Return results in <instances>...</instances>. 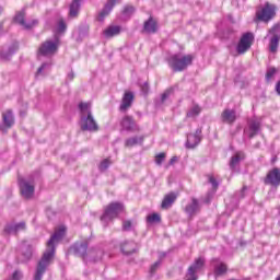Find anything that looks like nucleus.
<instances>
[{
	"instance_id": "nucleus-1",
	"label": "nucleus",
	"mask_w": 280,
	"mask_h": 280,
	"mask_svg": "<svg viewBox=\"0 0 280 280\" xmlns=\"http://www.w3.org/2000/svg\"><path fill=\"white\" fill-rule=\"evenodd\" d=\"M66 231L67 228L65 225L59 226L47 242V248L37 265L34 280H43V275H45V271L51 266V261H54L56 245L65 237Z\"/></svg>"
},
{
	"instance_id": "nucleus-2",
	"label": "nucleus",
	"mask_w": 280,
	"mask_h": 280,
	"mask_svg": "<svg viewBox=\"0 0 280 280\" xmlns=\"http://www.w3.org/2000/svg\"><path fill=\"white\" fill-rule=\"evenodd\" d=\"M79 110L81 113V130L88 132H97V130H100V125H97V120H95V117H93V112H91V103H80Z\"/></svg>"
},
{
	"instance_id": "nucleus-3",
	"label": "nucleus",
	"mask_w": 280,
	"mask_h": 280,
	"mask_svg": "<svg viewBox=\"0 0 280 280\" xmlns=\"http://www.w3.org/2000/svg\"><path fill=\"white\" fill-rule=\"evenodd\" d=\"M167 62L173 71H185L194 62V55L175 54L168 58Z\"/></svg>"
},
{
	"instance_id": "nucleus-4",
	"label": "nucleus",
	"mask_w": 280,
	"mask_h": 280,
	"mask_svg": "<svg viewBox=\"0 0 280 280\" xmlns=\"http://www.w3.org/2000/svg\"><path fill=\"white\" fill-rule=\"evenodd\" d=\"M277 14V5L266 2L262 7H259L256 11L257 21H261L262 23H268L272 21Z\"/></svg>"
},
{
	"instance_id": "nucleus-5",
	"label": "nucleus",
	"mask_w": 280,
	"mask_h": 280,
	"mask_svg": "<svg viewBox=\"0 0 280 280\" xmlns=\"http://www.w3.org/2000/svg\"><path fill=\"white\" fill-rule=\"evenodd\" d=\"M124 211V203L121 202H112L105 209L103 215L101 217V221L103 224H108L112 220H115L119 213Z\"/></svg>"
},
{
	"instance_id": "nucleus-6",
	"label": "nucleus",
	"mask_w": 280,
	"mask_h": 280,
	"mask_svg": "<svg viewBox=\"0 0 280 280\" xmlns=\"http://www.w3.org/2000/svg\"><path fill=\"white\" fill-rule=\"evenodd\" d=\"M253 40H255V37L253 36V33H245L241 37L237 46H236V51L238 55L242 56L245 51H248L253 45Z\"/></svg>"
},
{
	"instance_id": "nucleus-7",
	"label": "nucleus",
	"mask_w": 280,
	"mask_h": 280,
	"mask_svg": "<svg viewBox=\"0 0 280 280\" xmlns=\"http://www.w3.org/2000/svg\"><path fill=\"white\" fill-rule=\"evenodd\" d=\"M14 23H18L24 30H32L35 25H38V20L25 21V10L19 11L14 16Z\"/></svg>"
},
{
	"instance_id": "nucleus-8",
	"label": "nucleus",
	"mask_w": 280,
	"mask_h": 280,
	"mask_svg": "<svg viewBox=\"0 0 280 280\" xmlns=\"http://www.w3.org/2000/svg\"><path fill=\"white\" fill-rule=\"evenodd\" d=\"M58 51V42L47 40L38 49V56H54Z\"/></svg>"
},
{
	"instance_id": "nucleus-9",
	"label": "nucleus",
	"mask_w": 280,
	"mask_h": 280,
	"mask_svg": "<svg viewBox=\"0 0 280 280\" xmlns=\"http://www.w3.org/2000/svg\"><path fill=\"white\" fill-rule=\"evenodd\" d=\"M20 191L23 198H32L34 196V183L25 178H19Z\"/></svg>"
},
{
	"instance_id": "nucleus-10",
	"label": "nucleus",
	"mask_w": 280,
	"mask_h": 280,
	"mask_svg": "<svg viewBox=\"0 0 280 280\" xmlns=\"http://www.w3.org/2000/svg\"><path fill=\"white\" fill-rule=\"evenodd\" d=\"M205 267V259L197 258L195 262L188 268L186 280H198L196 272H200V269Z\"/></svg>"
},
{
	"instance_id": "nucleus-11",
	"label": "nucleus",
	"mask_w": 280,
	"mask_h": 280,
	"mask_svg": "<svg viewBox=\"0 0 280 280\" xmlns=\"http://www.w3.org/2000/svg\"><path fill=\"white\" fill-rule=\"evenodd\" d=\"M261 127V122L257 119H250L248 121L247 127L244 129V135L248 139H253L256 135H259V128Z\"/></svg>"
},
{
	"instance_id": "nucleus-12",
	"label": "nucleus",
	"mask_w": 280,
	"mask_h": 280,
	"mask_svg": "<svg viewBox=\"0 0 280 280\" xmlns=\"http://www.w3.org/2000/svg\"><path fill=\"white\" fill-rule=\"evenodd\" d=\"M266 185H271V187L280 186V168L275 167L270 170L265 179Z\"/></svg>"
},
{
	"instance_id": "nucleus-13",
	"label": "nucleus",
	"mask_w": 280,
	"mask_h": 280,
	"mask_svg": "<svg viewBox=\"0 0 280 280\" xmlns=\"http://www.w3.org/2000/svg\"><path fill=\"white\" fill-rule=\"evenodd\" d=\"M19 49V45L12 44L11 46H4L0 50V60L3 62H8L16 54V50Z\"/></svg>"
},
{
	"instance_id": "nucleus-14",
	"label": "nucleus",
	"mask_w": 280,
	"mask_h": 280,
	"mask_svg": "<svg viewBox=\"0 0 280 280\" xmlns=\"http://www.w3.org/2000/svg\"><path fill=\"white\" fill-rule=\"evenodd\" d=\"M201 139H202V129H197L195 133H190L187 136L186 147L196 148V145L200 143Z\"/></svg>"
},
{
	"instance_id": "nucleus-15",
	"label": "nucleus",
	"mask_w": 280,
	"mask_h": 280,
	"mask_svg": "<svg viewBox=\"0 0 280 280\" xmlns=\"http://www.w3.org/2000/svg\"><path fill=\"white\" fill-rule=\"evenodd\" d=\"M20 231H25V222L20 223H8L4 226V233L7 235H16Z\"/></svg>"
},
{
	"instance_id": "nucleus-16",
	"label": "nucleus",
	"mask_w": 280,
	"mask_h": 280,
	"mask_svg": "<svg viewBox=\"0 0 280 280\" xmlns=\"http://www.w3.org/2000/svg\"><path fill=\"white\" fill-rule=\"evenodd\" d=\"M120 126L122 130H127V132H135L139 130L137 122H135V119H132L130 116H125L120 122Z\"/></svg>"
},
{
	"instance_id": "nucleus-17",
	"label": "nucleus",
	"mask_w": 280,
	"mask_h": 280,
	"mask_svg": "<svg viewBox=\"0 0 280 280\" xmlns=\"http://www.w3.org/2000/svg\"><path fill=\"white\" fill-rule=\"evenodd\" d=\"M120 0H107V3L105 4L104 9L98 14V21L102 23L108 14L113 11V8H115L116 3H119Z\"/></svg>"
},
{
	"instance_id": "nucleus-18",
	"label": "nucleus",
	"mask_w": 280,
	"mask_h": 280,
	"mask_svg": "<svg viewBox=\"0 0 280 280\" xmlns=\"http://www.w3.org/2000/svg\"><path fill=\"white\" fill-rule=\"evenodd\" d=\"M276 28H271L269 31V34H273L272 37L269 39V52L270 54H277L279 51V42H280V36L275 34Z\"/></svg>"
},
{
	"instance_id": "nucleus-19",
	"label": "nucleus",
	"mask_w": 280,
	"mask_h": 280,
	"mask_svg": "<svg viewBox=\"0 0 280 280\" xmlns=\"http://www.w3.org/2000/svg\"><path fill=\"white\" fill-rule=\"evenodd\" d=\"M132 102H135V94L132 92H126L122 96L120 110H128L132 106Z\"/></svg>"
},
{
	"instance_id": "nucleus-20",
	"label": "nucleus",
	"mask_w": 280,
	"mask_h": 280,
	"mask_svg": "<svg viewBox=\"0 0 280 280\" xmlns=\"http://www.w3.org/2000/svg\"><path fill=\"white\" fill-rule=\"evenodd\" d=\"M221 119L224 124H235V119H237V115L233 109H224L221 114Z\"/></svg>"
},
{
	"instance_id": "nucleus-21",
	"label": "nucleus",
	"mask_w": 280,
	"mask_h": 280,
	"mask_svg": "<svg viewBox=\"0 0 280 280\" xmlns=\"http://www.w3.org/2000/svg\"><path fill=\"white\" fill-rule=\"evenodd\" d=\"M185 211L188 215H196V213L200 211V203L198 202V199L192 198L191 202L186 206Z\"/></svg>"
},
{
	"instance_id": "nucleus-22",
	"label": "nucleus",
	"mask_w": 280,
	"mask_h": 280,
	"mask_svg": "<svg viewBox=\"0 0 280 280\" xmlns=\"http://www.w3.org/2000/svg\"><path fill=\"white\" fill-rule=\"evenodd\" d=\"M73 248H74L75 255H78L79 257H86V250L89 248V242L83 241L81 243H77Z\"/></svg>"
},
{
	"instance_id": "nucleus-23",
	"label": "nucleus",
	"mask_w": 280,
	"mask_h": 280,
	"mask_svg": "<svg viewBox=\"0 0 280 280\" xmlns=\"http://www.w3.org/2000/svg\"><path fill=\"white\" fill-rule=\"evenodd\" d=\"M242 161H244V153H236L234 156L231 158L230 170H232V172H237V167L240 165V162Z\"/></svg>"
},
{
	"instance_id": "nucleus-24",
	"label": "nucleus",
	"mask_w": 280,
	"mask_h": 280,
	"mask_svg": "<svg viewBox=\"0 0 280 280\" xmlns=\"http://www.w3.org/2000/svg\"><path fill=\"white\" fill-rule=\"evenodd\" d=\"M121 252L124 255H132V253H137V243L129 241L121 244Z\"/></svg>"
},
{
	"instance_id": "nucleus-25",
	"label": "nucleus",
	"mask_w": 280,
	"mask_h": 280,
	"mask_svg": "<svg viewBox=\"0 0 280 280\" xmlns=\"http://www.w3.org/2000/svg\"><path fill=\"white\" fill-rule=\"evenodd\" d=\"M143 30L147 34H156V30H159L156 21H154L153 18H149V20L144 22Z\"/></svg>"
},
{
	"instance_id": "nucleus-26",
	"label": "nucleus",
	"mask_w": 280,
	"mask_h": 280,
	"mask_svg": "<svg viewBox=\"0 0 280 280\" xmlns=\"http://www.w3.org/2000/svg\"><path fill=\"white\" fill-rule=\"evenodd\" d=\"M2 119H3V124H4V126H7V128H12V126H14V114L11 112V109H7L2 114Z\"/></svg>"
},
{
	"instance_id": "nucleus-27",
	"label": "nucleus",
	"mask_w": 280,
	"mask_h": 280,
	"mask_svg": "<svg viewBox=\"0 0 280 280\" xmlns=\"http://www.w3.org/2000/svg\"><path fill=\"white\" fill-rule=\"evenodd\" d=\"M81 1L82 0H72L69 10V16H71V19H75V16H78L80 13Z\"/></svg>"
},
{
	"instance_id": "nucleus-28",
	"label": "nucleus",
	"mask_w": 280,
	"mask_h": 280,
	"mask_svg": "<svg viewBox=\"0 0 280 280\" xmlns=\"http://www.w3.org/2000/svg\"><path fill=\"white\" fill-rule=\"evenodd\" d=\"M175 201H176V194L171 192L164 197L161 208L170 209V207H172V205H174Z\"/></svg>"
},
{
	"instance_id": "nucleus-29",
	"label": "nucleus",
	"mask_w": 280,
	"mask_h": 280,
	"mask_svg": "<svg viewBox=\"0 0 280 280\" xmlns=\"http://www.w3.org/2000/svg\"><path fill=\"white\" fill-rule=\"evenodd\" d=\"M140 143H143V136H135L125 141L126 148H132L135 145H140Z\"/></svg>"
},
{
	"instance_id": "nucleus-30",
	"label": "nucleus",
	"mask_w": 280,
	"mask_h": 280,
	"mask_svg": "<svg viewBox=\"0 0 280 280\" xmlns=\"http://www.w3.org/2000/svg\"><path fill=\"white\" fill-rule=\"evenodd\" d=\"M121 27L119 26H109L104 31V36L106 38H113V36H119Z\"/></svg>"
},
{
	"instance_id": "nucleus-31",
	"label": "nucleus",
	"mask_w": 280,
	"mask_h": 280,
	"mask_svg": "<svg viewBox=\"0 0 280 280\" xmlns=\"http://www.w3.org/2000/svg\"><path fill=\"white\" fill-rule=\"evenodd\" d=\"M32 253H33V248L32 246H26L22 249V258L20 259V261L23 264L25 261H30V259H32Z\"/></svg>"
},
{
	"instance_id": "nucleus-32",
	"label": "nucleus",
	"mask_w": 280,
	"mask_h": 280,
	"mask_svg": "<svg viewBox=\"0 0 280 280\" xmlns=\"http://www.w3.org/2000/svg\"><path fill=\"white\" fill-rule=\"evenodd\" d=\"M228 268L224 262H219L214 266V275L215 277H222V275H225Z\"/></svg>"
},
{
	"instance_id": "nucleus-33",
	"label": "nucleus",
	"mask_w": 280,
	"mask_h": 280,
	"mask_svg": "<svg viewBox=\"0 0 280 280\" xmlns=\"http://www.w3.org/2000/svg\"><path fill=\"white\" fill-rule=\"evenodd\" d=\"M110 165H113V162L110 161V159H105L100 163L98 170L100 172H106L108 167H110Z\"/></svg>"
},
{
	"instance_id": "nucleus-34",
	"label": "nucleus",
	"mask_w": 280,
	"mask_h": 280,
	"mask_svg": "<svg viewBox=\"0 0 280 280\" xmlns=\"http://www.w3.org/2000/svg\"><path fill=\"white\" fill-rule=\"evenodd\" d=\"M201 110H202V109L200 108V106L194 105V106L189 109V112L187 113V117H198V115H200Z\"/></svg>"
},
{
	"instance_id": "nucleus-35",
	"label": "nucleus",
	"mask_w": 280,
	"mask_h": 280,
	"mask_svg": "<svg viewBox=\"0 0 280 280\" xmlns=\"http://www.w3.org/2000/svg\"><path fill=\"white\" fill-rule=\"evenodd\" d=\"M135 12V7L132 5H126L122 10V16L124 19H130L131 15L133 14Z\"/></svg>"
},
{
	"instance_id": "nucleus-36",
	"label": "nucleus",
	"mask_w": 280,
	"mask_h": 280,
	"mask_svg": "<svg viewBox=\"0 0 280 280\" xmlns=\"http://www.w3.org/2000/svg\"><path fill=\"white\" fill-rule=\"evenodd\" d=\"M147 221L150 223V224H154V222H161V217L156 213H153V214H150L148 218H147Z\"/></svg>"
},
{
	"instance_id": "nucleus-37",
	"label": "nucleus",
	"mask_w": 280,
	"mask_h": 280,
	"mask_svg": "<svg viewBox=\"0 0 280 280\" xmlns=\"http://www.w3.org/2000/svg\"><path fill=\"white\" fill-rule=\"evenodd\" d=\"M208 180H209V183L212 185V189H213V191H217L218 190V187H220V183H218V179H215V177H213V176H209L208 177Z\"/></svg>"
},
{
	"instance_id": "nucleus-38",
	"label": "nucleus",
	"mask_w": 280,
	"mask_h": 280,
	"mask_svg": "<svg viewBox=\"0 0 280 280\" xmlns=\"http://www.w3.org/2000/svg\"><path fill=\"white\" fill-rule=\"evenodd\" d=\"M159 268H161V260L155 261L153 265H151L149 272L150 275H155L156 270H159Z\"/></svg>"
},
{
	"instance_id": "nucleus-39",
	"label": "nucleus",
	"mask_w": 280,
	"mask_h": 280,
	"mask_svg": "<svg viewBox=\"0 0 280 280\" xmlns=\"http://www.w3.org/2000/svg\"><path fill=\"white\" fill-rule=\"evenodd\" d=\"M275 73H277V69L276 68H269L267 70V73H266L267 82H270V80H272V78H275Z\"/></svg>"
},
{
	"instance_id": "nucleus-40",
	"label": "nucleus",
	"mask_w": 280,
	"mask_h": 280,
	"mask_svg": "<svg viewBox=\"0 0 280 280\" xmlns=\"http://www.w3.org/2000/svg\"><path fill=\"white\" fill-rule=\"evenodd\" d=\"M132 226H135V224L132 223V221H124L122 222V229L124 231H132Z\"/></svg>"
},
{
	"instance_id": "nucleus-41",
	"label": "nucleus",
	"mask_w": 280,
	"mask_h": 280,
	"mask_svg": "<svg viewBox=\"0 0 280 280\" xmlns=\"http://www.w3.org/2000/svg\"><path fill=\"white\" fill-rule=\"evenodd\" d=\"M163 161H165V153H160L155 156L156 165H162Z\"/></svg>"
},
{
	"instance_id": "nucleus-42",
	"label": "nucleus",
	"mask_w": 280,
	"mask_h": 280,
	"mask_svg": "<svg viewBox=\"0 0 280 280\" xmlns=\"http://www.w3.org/2000/svg\"><path fill=\"white\" fill-rule=\"evenodd\" d=\"M49 67H51V63H43V65L38 68L36 75H40V73H43V71H45V69H49Z\"/></svg>"
},
{
	"instance_id": "nucleus-43",
	"label": "nucleus",
	"mask_w": 280,
	"mask_h": 280,
	"mask_svg": "<svg viewBox=\"0 0 280 280\" xmlns=\"http://www.w3.org/2000/svg\"><path fill=\"white\" fill-rule=\"evenodd\" d=\"M247 187L244 186L240 192L236 194V198L242 199L246 196Z\"/></svg>"
},
{
	"instance_id": "nucleus-44",
	"label": "nucleus",
	"mask_w": 280,
	"mask_h": 280,
	"mask_svg": "<svg viewBox=\"0 0 280 280\" xmlns=\"http://www.w3.org/2000/svg\"><path fill=\"white\" fill-rule=\"evenodd\" d=\"M65 30H67V24L65 23V21L60 20L58 22V32H65Z\"/></svg>"
},
{
	"instance_id": "nucleus-45",
	"label": "nucleus",
	"mask_w": 280,
	"mask_h": 280,
	"mask_svg": "<svg viewBox=\"0 0 280 280\" xmlns=\"http://www.w3.org/2000/svg\"><path fill=\"white\" fill-rule=\"evenodd\" d=\"M170 95H172V90H167L162 94L161 101L165 102V100H167V97H170Z\"/></svg>"
},
{
	"instance_id": "nucleus-46",
	"label": "nucleus",
	"mask_w": 280,
	"mask_h": 280,
	"mask_svg": "<svg viewBox=\"0 0 280 280\" xmlns=\"http://www.w3.org/2000/svg\"><path fill=\"white\" fill-rule=\"evenodd\" d=\"M141 91H142V93H144V95H148V91H150V85H148V83H144L141 86Z\"/></svg>"
},
{
	"instance_id": "nucleus-47",
	"label": "nucleus",
	"mask_w": 280,
	"mask_h": 280,
	"mask_svg": "<svg viewBox=\"0 0 280 280\" xmlns=\"http://www.w3.org/2000/svg\"><path fill=\"white\" fill-rule=\"evenodd\" d=\"M276 92L280 95V81L276 84Z\"/></svg>"
},
{
	"instance_id": "nucleus-48",
	"label": "nucleus",
	"mask_w": 280,
	"mask_h": 280,
	"mask_svg": "<svg viewBox=\"0 0 280 280\" xmlns=\"http://www.w3.org/2000/svg\"><path fill=\"white\" fill-rule=\"evenodd\" d=\"M175 161H178V158L173 156V158L170 160V165H174V162H175Z\"/></svg>"
},
{
	"instance_id": "nucleus-49",
	"label": "nucleus",
	"mask_w": 280,
	"mask_h": 280,
	"mask_svg": "<svg viewBox=\"0 0 280 280\" xmlns=\"http://www.w3.org/2000/svg\"><path fill=\"white\" fill-rule=\"evenodd\" d=\"M73 78H75V74H73V72H70V73L68 74V79H69V80H73Z\"/></svg>"
},
{
	"instance_id": "nucleus-50",
	"label": "nucleus",
	"mask_w": 280,
	"mask_h": 280,
	"mask_svg": "<svg viewBox=\"0 0 280 280\" xmlns=\"http://www.w3.org/2000/svg\"><path fill=\"white\" fill-rule=\"evenodd\" d=\"M97 255H98V259H102V256L104 255V252L98 250Z\"/></svg>"
},
{
	"instance_id": "nucleus-51",
	"label": "nucleus",
	"mask_w": 280,
	"mask_h": 280,
	"mask_svg": "<svg viewBox=\"0 0 280 280\" xmlns=\"http://www.w3.org/2000/svg\"><path fill=\"white\" fill-rule=\"evenodd\" d=\"M276 280H280V276Z\"/></svg>"
}]
</instances>
